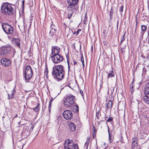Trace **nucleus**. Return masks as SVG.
<instances>
[{
	"mask_svg": "<svg viewBox=\"0 0 149 149\" xmlns=\"http://www.w3.org/2000/svg\"><path fill=\"white\" fill-rule=\"evenodd\" d=\"M141 30L143 31H145L146 30L147 27L146 26L144 25H142L141 26Z\"/></svg>",
	"mask_w": 149,
	"mask_h": 149,
	"instance_id": "obj_30",
	"label": "nucleus"
},
{
	"mask_svg": "<svg viewBox=\"0 0 149 149\" xmlns=\"http://www.w3.org/2000/svg\"><path fill=\"white\" fill-rule=\"evenodd\" d=\"M15 92V89H13V90L12 91V93H11V97L12 98H13L14 96V94Z\"/></svg>",
	"mask_w": 149,
	"mask_h": 149,
	"instance_id": "obj_33",
	"label": "nucleus"
},
{
	"mask_svg": "<svg viewBox=\"0 0 149 149\" xmlns=\"http://www.w3.org/2000/svg\"><path fill=\"white\" fill-rule=\"evenodd\" d=\"M94 132L96 133V132L95 131V128H94Z\"/></svg>",
	"mask_w": 149,
	"mask_h": 149,
	"instance_id": "obj_55",
	"label": "nucleus"
},
{
	"mask_svg": "<svg viewBox=\"0 0 149 149\" xmlns=\"http://www.w3.org/2000/svg\"><path fill=\"white\" fill-rule=\"evenodd\" d=\"M63 115L64 118L68 120H71L73 116L72 113L71 111L69 110L65 111Z\"/></svg>",
	"mask_w": 149,
	"mask_h": 149,
	"instance_id": "obj_10",
	"label": "nucleus"
},
{
	"mask_svg": "<svg viewBox=\"0 0 149 149\" xmlns=\"http://www.w3.org/2000/svg\"><path fill=\"white\" fill-rule=\"evenodd\" d=\"M81 31V29H78L77 30V31L76 32V36H77L78 34L79 33V32L80 31Z\"/></svg>",
	"mask_w": 149,
	"mask_h": 149,
	"instance_id": "obj_35",
	"label": "nucleus"
},
{
	"mask_svg": "<svg viewBox=\"0 0 149 149\" xmlns=\"http://www.w3.org/2000/svg\"><path fill=\"white\" fill-rule=\"evenodd\" d=\"M125 36V34H124V35H123V38H122V39L121 40V41L120 42V43L121 44V43H122V42H123V41L124 40V39H125V38H124V36Z\"/></svg>",
	"mask_w": 149,
	"mask_h": 149,
	"instance_id": "obj_36",
	"label": "nucleus"
},
{
	"mask_svg": "<svg viewBox=\"0 0 149 149\" xmlns=\"http://www.w3.org/2000/svg\"><path fill=\"white\" fill-rule=\"evenodd\" d=\"M87 14H85V18H86V17L87 18Z\"/></svg>",
	"mask_w": 149,
	"mask_h": 149,
	"instance_id": "obj_53",
	"label": "nucleus"
},
{
	"mask_svg": "<svg viewBox=\"0 0 149 149\" xmlns=\"http://www.w3.org/2000/svg\"><path fill=\"white\" fill-rule=\"evenodd\" d=\"M81 61L82 63L83 66V67H84V59L83 56L82 55V56L81 57Z\"/></svg>",
	"mask_w": 149,
	"mask_h": 149,
	"instance_id": "obj_32",
	"label": "nucleus"
},
{
	"mask_svg": "<svg viewBox=\"0 0 149 149\" xmlns=\"http://www.w3.org/2000/svg\"><path fill=\"white\" fill-rule=\"evenodd\" d=\"M146 58L149 60V55L148 56L146 57Z\"/></svg>",
	"mask_w": 149,
	"mask_h": 149,
	"instance_id": "obj_49",
	"label": "nucleus"
},
{
	"mask_svg": "<svg viewBox=\"0 0 149 149\" xmlns=\"http://www.w3.org/2000/svg\"><path fill=\"white\" fill-rule=\"evenodd\" d=\"M11 47L10 46L7 45L3 46L0 47V58L3 55H9L11 52Z\"/></svg>",
	"mask_w": 149,
	"mask_h": 149,
	"instance_id": "obj_7",
	"label": "nucleus"
},
{
	"mask_svg": "<svg viewBox=\"0 0 149 149\" xmlns=\"http://www.w3.org/2000/svg\"><path fill=\"white\" fill-rule=\"evenodd\" d=\"M74 48H75V46H74Z\"/></svg>",
	"mask_w": 149,
	"mask_h": 149,
	"instance_id": "obj_63",
	"label": "nucleus"
},
{
	"mask_svg": "<svg viewBox=\"0 0 149 149\" xmlns=\"http://www.w3.org/2000/svg\"><path fill=\"white\" fill-rule=\"evenodd\" d=\"M143 100L144 102L147 104H149V93H145L143 97Z\"/></svg>",
	"mask_w": 149,
	"mask_h": 149,
	"instance_id": "obj_15",
	"label": "nucleus"
},
{
	"mask_svg": "<svg viewBox=\"0 0 149 149\" xmlns=\"http://www.w3.org/2000/svg\"><path fill=\"white\" fill-rule=\"evenodd\" d=\"M113 120V117H111L109 118V119L107 121V122H111Z\"/></svg>",
	"mask_w": 149,
	"mask_h": 149,
	"instance_id": "obj_34",
	"label": "nucleus"
},
{
	"mask_svg": "<svg viewBox=\"0 0 149 149\" xmlns=\"http://www.w3.org/2000/svg\"><path fill=\"white\" fill-rule=\"evenodd\" d=\"M114 149H119V148L118 146H116L114 148Z\"/></svg>",
	"mask_w": 149,
	"mask_h": 149,
	"instance_id": "obj_47",
	"label": "nucleus"
},
{
	"mask_svg": "<svg viewBox=\"0 0 149 149\" xmlns=\"http://www.w3.org/2000/svg\"><path fill=\"white\" fill-rule=\"evenodd\" d=\"M137 20H136V28H135V31L136 30V28H137Z\"/></svg>",
	"mask_w": 149,
	"mask_h": 149,
	"instance_id": "obj_43",
	"label": "nucleus"
},
{
	"mask_svg": "<svg viewBox=\"0 0 149 149\" xmlns=\"http://www.w3.org/2000/svg\"><path fill=\"white\" fill-rule=\"evenodd\" d=\"M3 30L6 34L10 35L11 37H13L15 35V32L14 27L5 22L1 24Z\"/></svg>",
	"mask_w": 149,
	"mask_h": 149,
	"instance_id": "obj_3",
	"label": "nucleus"
},
{
	"mask_svg": "<svg viewBox=\"0 0 149 149\" xmlns=\"http://www.w3.org/2000/svg\"><path fill=\"white\" fill-rule=\"evenodd\" d=\"M138 139L137 137L133 138L132 139V148H134L138 145L137 142Z\"/></svg>",
	"mask_w": 149,
	"mask_h": 149,
	"instance_id": "obj_14",
	"label": "nucleus"
},
{
	"mask_svg": "<svg viewBox=\"0 0 149 149\" xmlns=\"http://www.w3.org/2000/svg\"><path fill=\"white\" fill-rule=\"evenodd\" d=\"M67 63H68V70H69V69H70V66H69V65L70 61H69V59H68L67 60Z\"/></svg>",
	"mask_w": 149,
	"mask_h": 149,
	"instance_id": "obj_37",
	"label": "nucleus"
},
{
	"mask_svg": "<svg viewBox=\"0 0 149 149\" xmlns=\"http://www.w3.org/2000/svg\"><path fill=\"white\" fill-rule=\"evenodd\" d=\"M108 131L109 133V143H111V141L110 136V133H109V127H108Z\"/></svg>",
	"mask_w": 149,
	"mask_h": 149,
	"instance_id": "obj_38",
	"label": "nucleus"
},
{
	"mask_svg": "<svg viewBox=\"0 0 149 149\" xmlns=\"http://www.w3.org/2000/svg\"><path fill=\"white\" fill-rule=\"evenodd\" d=\"M78 0H67L68 4L76 5L78 3Z\"/></svg>",
	"mask_w": 149,
	"mask_h": 149,
	"instance_id": "obj_17",
	"label": "nucleus"
},
{
	"mask_svg": "<svg viewBox=\"0 0 149 149\" xmlns=\"http://www.w3.org/2000/svg\"><path fill=\"white\" fill-rule=\"evenodd\" d=\"M76 33V32L75 31V32H74V33H73V34H75Z\"/></svg>",
	"mask_w": 149,
	"mask_h": 149,
	"instance_id": "obj_58",
	"label": "nucleus"
},
{
	"mask_svg": "<svg viewBox=\"0 0 149 149\" xmlns=\"http://www.w3.org/2000/svg\"><path fill=\"white\" fill-rule=\"evenodd\" d=\"M16 7L14 4L8 2L3 3L1 7L3 14L7 16H11L16 13Z\"/></svg>",
	"mask_w": 149,
	"mask_h": 149,
	"instance_id": "obj_1",
	"label": "nucleus"
},
{
	"mask_svg": "<svg viewBox=\"0 0 149 149\" xmlns=\"http://www.w3.org/2000/svg\"><path fill=\"white\" fill-rule=\"evenodd\" d=\"M112 102L111 101H109L107 106V109H111L112 106Z\"/></svg>",
	"mask_w": 149,
	"mask_h": 149,
	"instance_id": "obj_23",
	"label": "nucleus"
},
{
	"mask_svg": "<svg viewBox=\"0 0 149 149\" xmlns=\"http://www.w3.org/2000/svg\"><path fill=\"white\" fill-rule=\"evenodd\" d=\"M53 100V98L52 97H51V100L49 102V107H48V109H49V111H50L51 104H52V101Z\"/></svg>",
	"mask_w": 149,
	"mask_h": 149,
	"instance_id": "obj_27",
	"label": "nucleus"
},
{
	"mask_svg": "<svg viewBox=\"0 0 149 149\" xmlns=\"http://www.w3.org/2000/svg\"><path fill=\"white\" fill-rule=\"evenodd\" d=\"M45 72L46 74V75H47L48 72V67L47 64L45 65Z\"/></svg>",
	"mask_w": 149,
	"mask_h": 149,
	"instance_id": "obj_31",
	"label": "nucleus"
},
{
	"mask_svg": "<svg viewBox=\"0 0 149 149\" xmlns=\"http://www.w3.org/2000/svg\"><path fill=\"white\" fill-rule=\"evenodd\" d=\"M142 57L143 58H145V57L143 56H142Z\"/></svg>",
	"mask_w": 149,
	"mask_h": 149,
	"instance_id": "obj_59",
	"label": "nucleus"
},
{
	"mask_svg": "<svg viewBox=\"0 0 149 149\" xmlns=\"http://www.w3.org/2000/svg\"><path fill=\"white\" fill-rule=\"evenodd\" d=\"M0 62L2 65L5 67H7L11 63V61L6 58H2Z\"/></svg>",
	"mask_w": 149,
	"mask_h": 149,
	"instance_id": "obj_11",
	"label": "nucleus"
},
{
	"mask_svg": "<svg viewBox=\"0 0 149 149\" xmlns=\"http://www.w3.org/2000/svg\"><path fill=\"white\" fill-rule=\"evenodd\" d=\"M145 93H149V81L147 82L145 87Z\"/></svg>",
	"mask_w": 149,
	"mask_h": 149,
	"instance_id": "obj_19",
	"label": "nucleus"
},
{
	"mask_svg": "<svg viewBox=\"0 0 149 149\" xmlns=\"http://www.w3.org/2000/svg\"><path fill=\"white\" fill-rule=\"evenodd\" d=\"M73 14V12L72 11H68V18L69 19H71Z\"/></svg>",
	"mask_w": 149,
	"mask_h": 149,
	"instance_id": "obj_26",
	"label": "nucleus"
},
{
	"mask_svg": "<svg viewBox=\"0 0 149 149\" xmlns=\"http://www.w3.org/2000/svg\"><path fill=\"white\" fill-rule=\"evenodd\" d=\"M123 8L124 6L122 5H121L120 7L119 11L120 12V13L121 16L122 15V12L123 11Z\"/></svg>",
	"mask_w": 149,
	"mask_h": 149,
	"instance_id": "obj_28",
	"label": "nucleus"
},
{
	"mask_svg": "<svg viewBox=\"0 0 149 149\" xmlns=\"http://www.w3.org/2000/svg\"><path fill=\"white\" fill-rule=\"evenodd\" d=\"M96 133H95V132H94L93 133V138H95V136H96Z\"/></svg>",
	"mask_w": 149,
	"mask_h": 149,
	"instance_id": "obj_41",
	"label": "nucleus"
},
{
	"mask_svg": "<svg viewBox=\"0 0 149 149\" xmlns=\"http://www.w3.org/2000/svg\"><path fill=\"white\" fill-rule=\"evenodd\" d=\"M66 57L67 60L68 59H69V56H66Z\"/></svg>",
	"mask_w": 149,
	"mask_h": 149,
	"instance_id": "obj_51",
	"label": "nucleus"
},
{
	"mask_svg": "<svg viewBox=\"0 0 149 149\" xmlns=\"http://www.w3.org/2000/svg\"><path fill=\"white\" fill-rule=\"evenodd\" d=\"M86 19H87L86 17L84 18V24H87V23L86 22Z\"/></svg>",
	"mask_w": 149,
	"mask_h": 149,
	"instance_id": "obj_40",
	"label": "nucleus"
},
{
	"mask_svg": "<svg viewBox=\"0 0 149 149\" xmlns=\"http://www.w3.org/2000/svg\"><path fill=\"white\" fill-rule=\"evenodd\" d=\"M13 57L15 53V50H13Z\"/></svg>",
	"mask_w": 149,
	"mask_h": 149,
	"instance_id": "obj_48",
	"label": "nucleus"
},
{
	"mask_svg": "<svg viewBox=\"0 0 149 149\" xmlns=\"http://www.w3.org/2000/svg\"><path fill=\"white\" fill-rule=\"evenodd\" d=\"M148 9L149 10V4H148Z\"/></svg>",
	"mask_w": 149,
	"mask_h": 149,
	"instance_id": "obj_57",
	"label": "nucleus"
},
{
	"mask_svg": "<svg viewBox=\"0 0 149 149\" xmlns=\"http://www.w3.org/2000/svg\"><path fill=\"white\" fill-rule=\"evenodd\" d=\"M72 110L75 113H77L79 111V107L77 105H74L72 108Z\"/></svg>",
	"mask_w": 149,
	"mask_h": 149,
	"instance_id": "obj_21",
	"label": "nucleus"
},
{
	"mask_svg": "<svg viewBox=\"0 0 149 149\" xmlns=\"http://www.w3.org/2000/svg\"><path fill=\"white\" fill-rule=\"evenodd\" d=\"M70 130L71 131H74L76 129V127L75 124L73 123H70L69 125Z\"/></svg>",
	"mask_w": 149,
	"mask_h": 149,
	"instance_id": "obj_16",
	"label": "nucleus"
},
{
	"mask_svg": "<svg viewBox=\"0 0 149 149\" xmlns=\"http://www.w3.org/2000/svg\"><path fill=\"white\" fill-rule=\"evenodd\" d=\"M133 86L132 85V84L130 85V88L131 89V88H133Z\"/></svg>",
	"mask_w": 149,
	"mask_h": 149,
	"instance_id": "obj_46",
	"label": "nucleus"
},
{
	"mask_svg": "<svg viewBox=\"0 0 149 149\" xmlns=\"http://www.w3.org/2000/svg\"><path fill=\"white\" fill-rule=\"evenodd\" d=\"M17 115H16V116H15V117H17Z\"/></svg>",
	"mask_w": 149,
	"mask_h": 149,
	"instance_id": "obj_64",
	"label": "nucleus"
},
{
	"mask_svg": "<svg viewBox=\"0 0 149 149\" xmlns=\"http://www.w3.org/2000/svg\"><path fill=\"white\" fill-rule=\"evenodd\" d=\"M64 149H78L77 145L74 144L72 140L67 139L64 143Z\"/></svg>",
	"mask_w": 149,
	"mask_h": 149,
	"instance_id": "obj_6",
	"label": "nucleus"
},
{
	"mask_svg": "<svg viewBox=\"0 0 149 149\" xmlns=\"http://www.w3.org/2000/svg\"><path fill=\"white\" fill-rule=\"evenodd\" d=\"M130 91L131 92H133V88H131V89L130 88Z\"/></svg>",
	"mask_w": 149,
	"mask_h": 149,
	"instance_id": "obj_50",
	"label": "nucleus"
},
{
	"mask_svg": "<svg viewBox=\"0 0 149 149\" xmlns=\"http://www.w3.org/2000/svg\"><path fill=\"white\" fill-rule=\"evenodd\" d=\"M34 125L32 124H30L28 126H25L21 134V135L25 138L29 136L30 132L33 130Z\"/></svg>",
	"mask_w": 149,
	"mask_h": 149,
	"instance_id": "obj_5",
	"label": "nucleus"
},
{
	"mask_svg": "<svg viewBox=\"0 0 149 149\" xmlns=\"http://www.w3.org/2000/svg\"><path fill=\"white\" fill-rule=\"evenodd\" d=\"M13 40L14 42V43L18 47L20 46L19 40L18 38H13Z\"/></svg>",
	"mask_w": 149,
	"mask_h": 149,
	"instance_id": "obj_20",
	"label": "nucleus"
},
{
	"mask_svg": "<svg viewBox=\"0 0 149 149\" xmlns=\"http://www.w3.org/2000/svg\"><path fill=\"white\" fill-rule=\"evenodd\" d=\"M54 27V29H51L50 31V34H51V36H52L55 33H56V30L55 29V26L54 25H52V27Z\"/></svg>",
	"mask_w": 149,
	"mask_h": 149,
	"instance_id": "obj_22",
	"label": "nucleus"
},
{
	"mask_svg": "<svg viewBox=\"0 0 149 149\" xmlns=\"http://www.w3.org/2000/svg\"><path fill=\"white\" fill-rule=\"evenodd\" d=\"M33 71L32 70L29 65H27L26 68L25 72L24 77L27 80H29L32 77Z\"/></svg>",
	"mask_w": 149,
	"mask_h": 149,
	"instance_id": "obj_8",
	"label": "nucleus"
},
{
	"mask_svg": "<svg viewBox=\"0 0 149 149\" xmlns=\"http://www.w3.org/2000/svg\"><path fill=\"white\" fill-rule=\"evenodd\" d=\"M90 141V137L87 138L86 141L85 143L84 148L85 149H87Z\"/></svg>",
	"mask_w": 149,
	"mask_h": 149,
	"instance_id": "obj_18",
	"label": "nucleus"
},
{
	"mask_svg": "<svg viewBox=\"0 0 149 149\" xmlns=\"http://www.w3.org/2000/svg\"><path fill=\"white\" fill-rule=\"evenodd\" d=\"M75 97L72 95H70L66 97L64 101V104L66 107H70L75 103Z\"/></svg>",
	"mask_w": 149,
	"mask_h": 149,
	"instance_id": "obj_4",
	"label": "nucleus"
},
{
	"mask_svg": "<svg viewBox=\"0 0 149 149\" xmlns=\"http://www.w3.org/2000/svg\"><path fill=\"white\" fill-rule=\"evenodd\" d=\"M77 63V62L76 61L74 60H73V63H74V65H75Z\"/></svg>",
	"mask_w": 149,
	"mask_h": 149,
	"instance_id": "obj_42",
	"label": "nucleus"
},
{
	"mask_svg": "<svg viewBox=\"0 0 149 149\" xmlns=\"http://www.w3.org/2000/svg\"><path fill=\"white\" fill-rule=\"evenodd\" d=\"M99 114H100V113L99 112L97 113L96 116H97V118H98V117H99Z\"/></svg>",
	"mask_w": 149,
	"mask_h": 149,
	"instance_id": "obj_44",
	"label": "nucleus"
},
{
	"mask_svg": "<svg viewBox=\"0 0 149 149\" xmlns=\"http://www.w3.org/2000/svg\"><path fill=\"white\" fill-rule=\"evenodd\" d=\"M54 147H56V146H54ZM57 148H59V147L58 146H57Z\"/></svg>",
	"mask_w": 149,
	"mask_h": 149,
	"instance_id": "obj_56",
	"label": "nucleus"
},
{
	"mask_svg": "<svg viewBox=\"0 0 149 149\" xmlns=\"http://www.w3.org/2000/svg\"><path fill=\"white\" fill-rule=\"evenodd\" d=\"M51 59L54 63H58L61 62L63 59V56L60 54L51 56Z\"/></svg>",
	"mask_w": 149,
	"mask_h": 149,
	"instance_id": "obj_9",
	"label": "nucleus"
},
{
	"mask_svg": "<svg viewBox=\"0 0 149 149\" xmlns=\"http://www.w3.org/2000/svg\"><path fill=\"white\" fill-rule=\"evenodd\" d=\"M51 29H54V27L53 26V27H52V25H51Z\"/></svg>",
	"mask_w": 149,
	"mask_h": 149,
	"instance_id": "obj_52",
	"label": "nucleus"
},
{
	"mask_svg": "<svg viewBox=\"0 0 149 149\" xmlns=\"http://www.w3.org/2000/svg\"><path fill=\"white\" fill-rule=\"evenodd\" d=\"M80 93L81 94V96H83V95H84V94H83V91L81 90H80Z\"/></svg>",
	"mask_w": 149,
	"mask_h": 149,
	"instance_id": "obj_39",
	"label": "nucleus"
},
{
	"mask_svg": "<svg viewBox=\"0 0 149 149\" xmlns=\"http://www.w3.org/2000/svg\"><path fill=\"white\" fill-rule=\"evenodd\" d=\"M118 22H117V29H118Z\"/></svg>",
	"mask_w": 149,
	"mask_h": 149,
	"instance_id": "obj_54",
	"label": "nucleus"
},
{
	"mask_svg": "<svg viewBox=\"0 0 149 149\" xmlns=\"http://www.w3.org/2000/svg\"><path fill=\"white\" fill-rule=\"evenodd\" d=\"M24 145H23L22 147V148L21 149H22V148H23V146Z\"/></svg>",
	"mask_w": 149,
	"mask_h": 149,
	"instance_id": "obj_61",
	"label": "nucleus"
},
{
	"mask_svg": "<svg viewBox=\"0 0 149 149\" xmlns=\"http://www.w3.org/2000/svg\"><path fill=\"white\" fill-rule=\"evenodd\" d=\"M40 104L39 103H38L37 106L33 108V110L36 112H38L40 109Z\"/></svg>",
	"mask_w": 149,
	"mask_h": 149,
	"instance_id": "obj_25",
	"label": "nucleus"
},
{
	"mask_svg": "<svg viewBox=\"0 0 149 149\" xmlns=\"http://www.w3.org/2000/svg\"><path fill=\"white\" fill-rule=\"evenodd\" d=\"M145 61L144 60V63H145ZM144 65H145V63H144Z\"/></svg>",
	"mask_w": 149,
	"mask_h": 149,
	"instance_id": "obj_60",
	"label": "nucleus"
},
{
	"mask_svg": "<svg viewBox=\"0 0 149 149\" xmlns=\"http://www.w3.org/2000/svg\"><path fill=\"white\" fill-rule=\"evenodd\" d=\"M75 5H72L68 4V6L67 7V9L68 11H72L73 12L76 10V8Z\"/></svg>",
	"mask_w": 149,
	"mask_h": 149,
	"instance_id": "obj_13",
	"label": "nucleus"
},
{
	"mask_svg": "<svg viewBox=\"0 0 149 149\" xmlns=\"http://www.w3.org/2000/svg\"><path fill=\"white\" fill-rule=\"evenodd\" d=\"M52 73L54 78L58 80H62L65 74L63 67L61 65H56L53 67Z\"/></svg>",
	"mask_w": 149,
	"mask_h": 149,
	"instance_id": "obj_2",
	"label": "nucleus"
},
{
	"mask_svg": "<svg viewBox=\"0 0 149 149\" xmlns=\"http://www.w3.org/2000/svg\"><path fill=\"white\" fill-rule=\"evenodd\" d=\"M74 48H75V46H74Z\"/></svg>",
	"mask_w": 149,
	"mask_h": 149,
	"instance_id": "obj_62",
	"label": "nucleus"
},
{
	"mask_svg": "<svg viewBox=\"0 0 149 149\" xmlns=\"http://www.w3.org/2000/svg\"><path fill=\"white\" fill-rule=\"evenodd\" d=\"M60 49L57 46L53 47L52 46V53L51 56L57 54H59L60 52Z\"/></svg>",
	"mask_w": 149,
	"mask_h": 149,
	"instance_id": "obj_12",
	"label": "nucleus"
},
{
	"mask_svg": "<svg viewBox=\"0 0 149 149\" xmlns=\"http://www.w3.org/2000/svg\"><path fill=\"white\" fill-rule=\"evenodd\" d=\"M24 1H22V6L24 7Z\"/></svg>",
	"mask_w": 149,
	"mask_h": 149,
	"instance_id": "obj_45",
	"label": "nucleus"
},
{
	"mask_svg": "<svg viewBox=\"0 0 149 149\" xmlns=\"http://www.w3.org/2000/svg\"><path fill=\"white\" fill-rule=\"evenodd\" d=\"M114 72L113 71H111L109 72L107 75V78L108 79H109L110 78L113 77H114Z\"/></svg>",
	"mask_w": 149,
	"mask_h": 149,
	"instance_id": "obj_24",
	"label": "nucleus"
},
{
	"mask_svg": "<svg viewBox=\"0 0 149 149\" xmlns=\"http://www.w3.org/2000/svg\"><path fill=\"white\" fill-rule=\"evenodd\" d=\"M113 10L111 9L110 11V19H111L112 18L113 15Z\"/></svg>",
	"mask_w": 149,
	"mask_h": 149,
	"instance_id": "obj_29",
	"label": "nucleus"
}]
</instances>
